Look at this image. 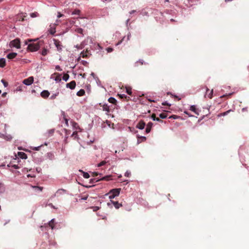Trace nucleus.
Instances as JSON below:
<instances>
[{"label":"nucleus","mask_w":249,"mask_h":249,"mask_svg":"<svg viewBox=\"0 0 249 249\" xmlns=\"http://www.w3.org/2000/svg\"><path fill=\"white\" fill-rule=\"evenodd\" d=\"M121 190V188H116L111 190L108 193L109 195V198L110 199H112L115 197L118 196L120 193Z\"/></svg>","instance_id":"nucleus-1"},{"label":"nucleus","mask_w":249,"mask_h":249,"mask_svg":"<svg viewBox=\"0 0 249 249\" xmlns=\"http://www.w3.org/2000/svg\"><path fill=\"white\" fill-rule=\"evenodd\" d=\"M40 46L38 43H31L28 46V49L30 51L34 52L37 51Z\"/></svg>","instance_id":"nucleus-2"},{"label":"nucleus","mask_w":249,"mask_h":249,"mask_svg":"<svg viewBox=\"0 0 249 249\" xmlns=\"http://www.w3.org/2000/svg\"><path fill=\"white\" fill-rule=\"evenodd\" d=\"M10 46L13 47H16L17 48H20V40L18 38H16L15 39L11 41L10 43Z\"/></svg>","instance_id":"nucleus-3"},{"label":"nucleus","mask_w":249,"mask_h":249,"mask_svg":"<svg viewBox=\"0 0 249 249\" xmlns=\"http://www.w3.org/2000/svg\"><path fill=\"white\" fill-rule=\"evenodd\" d=\"M34 82V77L33 76L29 77L28 78L25 79L23 81V83L26 85H31Z\"/></svg>","instance_id":"nucleus-4"},{"label":"nucleus","mask_w":249,"mask_h":249,"mask_svg":"<svg viewBox=\"0 0 249 249\" xmlns=\"http://www.w3.org/2000/svg\"><path fill=\"white\" fill-rule=\"evenodd\" d=\"M53 41L54 44L57 48V50L59 52L61 51L62 50V45L60 41L55 39H53Z\"/></svg>","instance_id":"nucleus-5"},{"label":"nucleus","mask_w":249,"mask_h":249,"mask_svg":"<svg viewBox=\"0 0 249 249\" xmlns=\"http://www.w3.org/2000/svg\"><path fill=\"white\" fill-rule=\"evenodd\" d=\"M76 86V82L75 81H72L71 82L67 83L66 84V87L69 88L71 89H75Z\"/></svg>","instance_id":"nucleus-6"},{"label":"nucleus","mask_w":249,"mask_h":249,"mask_svg":"<svg viewBox=\"0 0 249 249\" xmlns=\"http://www.w3.org/2000/svg\"><path fill=\"white\" fill-rule=\"evenodd\" d=\"M145 125V123L142 120H141L137 124L136 127L140 129H143Z\"/></svg>","instance_id":"nucleus-7"},{"label":"nucleus","mask_w":249,"mask_h":249,"mask_svg":"<svg viewBox=\"0 0 249 249\" xmlns=\"http://www.w3.org/2000/svg\"><path fill=\"white\" fill-rule=\"evenodd\" d=\"M57 25V24H54L53 25H50V28L49 31L51 35H54V33H55V32H56L55 26Z\"/></svg>","instance_id":"nucleus-8"},{"label":"nucleus","mask_w":249,"mask_h":249,"mask_svg":"<svg viewBox=\"0 0 249 249\" xmlns=\"http://www.w3.org/2000/svg\"><path fill=\"white\" fill-rule=\"evenodd\" d=\"M152 126H153V123L152 122H149L146 125V128L145 129V132L146 133H148L150 132Z\"/></svg>","instance_id":"nucleus-9"},{"label":"nucleus","mask_w":249,"mask_h":249,"mask_svg":"<svg viewBox=\"0 0 249 249\" xmlns=\"http://www.w3.org/2000/svg\"><path fill=\"white\" fill-rule=\"evenodd\" d=\"M40 94L42 97L44 98H46L49 97L50 93L48 90H45L42 91Z\"/></svg>","instance_id":"nucleus-10"},{"label":"nucleus","mask_w":249,"mask_h":249,"mask_svg":"<svg viewBox=\"0 0 249 249\" xmlns=\"http://www.w3.org/2000/svg\"><path fill=\"white\" fill-rule=\"evenodd\" d=\"M67 192V191L65 189H58L57 192H56V195L57 196H61L62 195H63L65 193H66Z\"/></svg>","instance_id":"nucleus-11"},{"label":"nucleus","mask_w":249,"mask_h":249,"mask_svg":"<svg viewBox=\"0 0 249 249\" xmlns=\"http://www.w3.org/2000/svg\"><path fill=\"white\" fill-rule=\"evenodd\" d=\"M209 89L208 88H207L206 93L205 96L206 97V96H207L209 98L212 99L213 97V89L211 90L209 93Z\"/></svg>","instance_id":"nucleus-12"},{"label":"nucleus","mask_w":249,"mask_h":249,"mask_svg":"<svg viewBox=\"0 0 249 249\" xmlns=\"http://www.w3.org/2000/svg\"><path fill=\"white\" fill-rule=\"evenodd\" d=\"M18 155L20 158L22 159H26L27 158V155L22 152H18Z\"/></svg>","instance_id":"nucleus-13"},{"label":"nucleus","mask_w":249,"mask_h":249,"mask_svg":"<svg viewBox=\"0 0 249 249\" xmlns=\"http://www.w3.org/2000/svg\"><path fill=\"white\" fill-rule=\"evenodd\" d=\"M17 53H11L7 55V57L9 59H12L16 57Z\"/></svg>","instance_id":"nucleus-14"},{"label":"nucleus","mask_w":249,"mask_h":249,"mask_svg":"<svg viewBox=\"0 0 249 249\" xmlns=\"http://www.w3.org/2000/svg\"><path fill=\"white\" fill-rule=\"evenodd\" d=\"M111 177H112L111 176H105V177H103L102 178L96 180V182H98L100 180H107V181L111 179Z\"/></svg>","instance_id":"nucleus-15"},{"label":"nucleus","mask_w":249,"mask_h":249,"mask_svg":"<svg viewBox=\"0 0 249 249\" xmlns=\"http://www.w3.org/2000/svg\"><path fill=\"white\" fill-rule=\"evenodd\" d=\"M190 110L193 111L196 114L199 115L198 109L195 106H191L190 107Z\"/></svg>","instance_id":"nucleus-16"},{"label":"nucleus","mask_w":249,"mask_h":249,"mask_svg":"<svg viewBox=\"0 0 249 249\" xmlns=\"http://www.w3.org/2000/svg\"><path fill=\"white\" fill-rule=\"evenodd\" d=\"M138 137V143H140L142 142H144L146 141V138L144 136H137Z\"/></svg>","instance_id":"nucleus-17"},{"label":"nucleus","mask_w":249,"mask_h":249,"mask_svg":"<svg viewBox=\"0 0 249 249\" xmlns=\"http://www.w3.org/2000/svg\"><path fill=\"white\" fill-rule=\"evenodd\" d=\"M111 202L116 209H119L120 207L122 206V205L119 203L118 201H111Z\"/></svg>","instance_id":"nucleus-18"},{"label":"nucleus","mask_w":249,"mask_h":249,"mask_svg":"<svg viewBox=\"0 0 249 249\" xmlns=\"http://www.w3.org/2000/svg\"><path fill=\"white\" fill-rule=\"evenodd\" d=\"M6 61L3 58L0 59V67L3 68L5 66Z\"/></svg>","instance_id":"nucleus-19"},{"label":"nucleus","mask_w":249,"mask_h":249,"mask_svg":"<svg viewBox=\"0 0 249 249\" xmlns=\"http://www.w3.org/2000/svg\"><path fill=\"white\" fill-rule=\"evenodd\" d=\"M85 91L83 89H81L80 90H79L77 93L76 95L78 96H82L85 95Z\"/></svg>","instance_id":"nucleus-20"},{"label":"nucleus","mask_w":249,"mask_h":249,"mask_svg":"<svg viewBox=\"0 0 249 249\" xmlns=\"http://www.w3.org/2000/svg\"><path fill=\"white\" fill-rule=\"evenodd\" d=\"M231 111H233L231 109L228 110L227 111H225L224 112L221 113L219 114L218 115V117L224 116L225 115H227L229 113H230Z\"/></svg>","instance_id":"nucleus-21"},{"label":"nucleus","mask_w":249,"mask_h":249,"mask_svg":"<svg viewBox=\"0 0 249 249\" xmlns=\"http://www.w3.org/2000/svg\"><path fill=\"white\" fill-rule=\"evenodd\" d=\"M7 166L10 167H13L14 169H19V167L18 166V165L13 164L11 162L7 165Z\"/></svg>","instance_id":"nucleus-22"},{"label":"nucleus","mask_w":249,"mask_h":249,"mask_svg":"<svg viewBox=\"0 0 249 249\" xmlns=\"http://www.w3.org/2000/svg\"><path fill=\"white\" fill-rule=\"evenodd\" d=\"M108 102L113 104L116 105L117 103V100L113 97H110L108 100Z\"/></svg>","instance_id":"nucleus-23"},{"label":"nucleus","mask_w":249,"mask_h":249,"mask_svg":"<svg viewBox=\"0 0 249 249\" xmlns=\"http://www.w3.org/2000/svg\"><path fill=\"white\" fill-rule=\"evenodd\" d=\"M49 226L52 228V229H53L54 227V219H52L49 223Z\"/></svg>","instance_id":"nucleus-24"},{"label":"nucleus","mask_w":249,"mask_h":249,"mask_svg":"<svg viewBox=\"0 0 249 249\" xmlns=\"http://www.w3.org/2000/svg\"><path fill=\"white\" fill-rule=\"evenodd\" d=\"M103 109L104 111H106L107 112H109V107L107 104H104L103 106Z\"/></svg>","instance_id":"nucleus-25"},{"label":"nucleus","mask_w":249,"mask_h":249,"mask_svg":"<svg viewBox=\"0 0 249 249\" xmlns=\"http://www.w3.org/2000/svg\"><path fill=\"white\" fill-rule=\"evenodd\" d=\"M159 116L161 119H165L167 117V113L163 112V113H160V114Z\"/></svg>","instance_id":"nucleus-26"},{"label":"nucleus","mask_w":249,"mask_h":249,"mask_svg":"<svg viewBox=\"0 0 249 249\" xmlns=\"http://www.w3.org/2000/svg\"><path fill=\"white\" fill-rule=\"evenodd\" d=\"M69 78V75L68 74H64L63 76V79L65 81H67Z\"/></svg>","instance_id":"nucleus-27"},{"label":"nucleus","mask_w":249,"mask_h":249,"mask_svg":"<svg viewBox=\"0 0 249 249\" xmlns=\"http://www.w3.org/2000/svg\"><path fill=\"white\" fill-rule=\"evenodd\" d=\"M4 191V187L3 184L0 183V194L2 193Z\"/></svg>","instance_id":"nucleus-28"},{"label":"nucleus","mask_w":249,"mask_h":249,"mask_svg":"<svg viewBox=\"0 0 249 249\" xmlns=\"http://www.w3.org/2000/svg\"><path fill=\"white\" fill-rule=\"evenodd\" d=\"M126 92L129 95H131L132 94V91H131V89L129 87H127V88H126Z\"/></svg>","instance_id":"nucleus-29"},{"label":"nucleus","mask_w":249,"mask_h":249,"mask_svg":"<svg viewBox=\"0 0 249 249\" xmlns=\"http://www.w3.org/2000/svg\"><path fill=\"white\" fill-rule=\"evenodd\" d=\"M80 13V11L78 9L74 10L72 14V15H79Z\"/></svg>","instance_id":"nucleus-30"},{"label":"nucleus","mask_w":249,"mask_h":249,"mask_svg":"<svg viewBox=\"0 0 249 249\" xmlns=\"http://www.w3.org/2000/svg\"><path fill=\"white\" fill-rule=\"evenodd\" d=\"M47 52H48L47 50L46 49H44L42 51L41 54L42 55L45 56L46 55H47Z\"/></svg>","instance_id":"nucleus-31"},{"label":"nucleus","mask_w":249,"mask_h":249,"mask_svg":"<svg viewBox=\"0 0 249 249\" xmlns=\"http://www.w3.org/2000/svg\"><path fill=\"white\" fill-rule=\"evenodd\" d=\"M83 177L85 178H89V175L86 172H83Z\"/></svg>","instance_id":"nucleus-32"},{"label":"nucleus","mask_w":249,"mask_h":249,"mask_svg":"<svg viewBox=\"0 0 249 249\" xmlns=\"http://www.w3.org/2000/svg\"><path fill=\"white\" fill-rule=\"evenodd\" d=\"M106 161H105V160H103L102 161H101V162H100L98 164V167H101L102 166H103L106 163Z\"/></svg>","instance_id":"nucleus-33"},{"label":"nucleus","mask_w":249,"mask_h":249,"mask_svg":"<svg viewBox=\"0 0 249 249\" xmlns=\"http://www.w3.org/2000/svg\"><path fill=\"white\" fill-rule=\"evenodd\" d=\"M1 82L3 83V84L4 86L5 87H7V86H8V83H7V82H6L4 80L2 79V80H1Z\"/></svg>","instance_id":"nucleus-34"},{"label":"nucleus","mask_w":249,"mask_h":249,"mask_svg":"<svg viewBox=\"0 0 249 249\" xmlns=\"http://www.w3.org/2000/svg\"><path fill=\"white\" fill-rule=\"evenodd\" d=\"M131 175V173L128 171H127L124 174V176L126 177H129Z\"/></svg>","instance_id":"nucleus-35"},{"label":"nucleus","mask_w":249,"mask_h":249,"mask_svg":"<svg viewBox=\"0 0 249 249\" xmlns=\"http://www.w3.org/2000/svg\"><path fill=\"white\" fill-rule=\"evenodd\" d=\"M76 31L79 34H82L83 33V29L81 28H77Z\"/></svg>","instance_id":"nucleus-36"},{"label":"nucleus","mask_w":249,"mask_h":249,"mask_svg":"<svg viewBox=\"0 0 249 249\" xmlns=\"http://www.w3.org/2000/svg\"><path fill=\"white\" fill-rule=\"evenodd\" d=\"M118 96L122 99L127 98V96L125 94H118Z\"/></svg>","instance_id":"nucleus-37"},{"label":"nucleus","mask_w":249,"mask_h":249,"mask_svg":"<svg viewBox=\"0 0 249 249\" xmlns=\"http://www.w3.org/2000/svg\"><path fill=\"white\" fill-rule=\"evenodd\" d=\"M33 187L34 188H36V189H37L40 191H41L42 190V188H43L41 187H38V186H33Z\"/></svg>","instance_id":"nucleus-38"},{"label":"nucleus","mask_w":249,"mask_h":249,"mask_svg":"<svg viewBox=\"0 0 249 249\" xmlns=\"http://www.w3.org/2000/svg\"><path fill=\"white\" fill-rule=\"evenodd\" d=\"M107 51L108 53H111L113 51V49L111 48H107Z\"/></svg>","instance_id":"nucleus-39"},{"label":"nucleus","mask_w":249,"mask_h":249,"mask_svg":"<svg viewBox=\"0 0 249 249\" xmlns=\"http://www.w3.org/2000/svg\"><path fill=\"white\" fill-rule=\"evenodd\" d=\"M178 117H179L177 116V115H172L170 117H169V118H173V119H177Z\"/></svg>","instance_id":"nucleus-40"},{"label":"nucleus","mask_w":249,"mask_h":249,"mask_svg":"<svg viewBox=\"0 0 249 249\" xmlns=\"http://www.w3.org/2000/svg\"><path fill=\"white\" fill-rule=\"evenodd\" d=\"M151 118L154 120L155 121V119L156 118V114L153 113L152 114V115H151Z\"/></svg>","instance_id":"nucleus-41"},{"label":"nucleus","mask_w":249,"mask_h":249,"mask_svg":"<svg viewBox=\"0 0 249 249\" xmlns=\"http://www.w3.org/2000/svg\"><path fill=\"white\" fill-rule=\"evenodd\" d=\"M63 16H64V15L63 14H61L60 12L58 13V15H57L58 18H60Z\"/></svg>","instance_id":"nucleus-42"},{"label":"nucleus","mask_w":249,"mask_h":249,"mask_svg":"<svg viewBox=\"0 0 249 249\" xmlns=\"http://www.w3.org/2000/svg\"><path fill=\"white\" fill-rule=\"evenodd\" d=\"M99 209V207L97 206L93 207V211H96Z\"/></svg>","instance_id":"nucleus-43"},{"label":"nucleus","mask_w":249,"mask_h":249,"mask_svg":"<svg viewBox=\"0 0 249 249\" xmlns=\"http://www.w3.org/2000/svg\"><path fill=\"white\" fill-rule=\"evenodd\" d=\"M41 146L42 145L37 147H35L34 148H33V149L35 150H39Z\"/></svg>","instance_id":"nucleus-44"},{"label":"nucleus","mask_w":249,"mask_h":249,"mask_svg":"<svg viewBox=\"0 0 249 249\" xmlns=\"http://www.w3.org/2000/svg\"><path fill=\"white\" fill-rule=\"evenodd\" d=\"M57 96L56 94H53L51 96V99H54L55 98L56 96Z\"/></svg>","instance_id":"nucleus-45"},{"label":"nucleus","mask_w":249,"mask_h":249,"mask_svg":"<svg viewBox=\"0 0 249 249\" xmlns=\"http://www.w3.org/2000/svg\"><path fill=\"white\" fill-rule=\"evenodd\" d=\"M55 69L58 70V71H61L62 70L61 69L60 67L59 66L57 65L55 67Z\"/></svg>","instance_id":"nucleus-46"},{"label":"nucleus","mask_w":249,"mask_h":249,"mask_svg":"<svg viewBox=\"0 0 249 249\" xmlns=\"http://www.w3.org/2000/svg\"><path fill=\"white\" fill-rule=\"evenodd\" d=\"M96 180L95 178H93V179H90V183H94V182H96Z\"/></svg>","instance_id":"nucleus-47"},{"label":"nucleus","mask_w":249,"mask_h":249,"mask_svg":"<svg viewBox=\"0 0 249 249\" xmlns=\"http://www.w3.org/2000/svg\"><path fill=\"white\" fill-rule=\"evenodd\" d=\"M155 121H157L158 122H162V121L158 117H156Z\"/></svg>","instance_id":"nucleus-48"},{"label":"nucleus","mask_w":249,"mask_h":249,"mask_svg":"<svg viewBox=\"0 0 249 249\" xmlns=\"http://www.w3.org/2000/svg\"><path fill=\"white\" fill-rule=\"evenodd\" d=\"M139 63L141 65H142L143 64V61L142 60H140L139 61L137 62V63Z\"/></svg>","instance_id":"nucleus-49"},{"label":"nucleus","mask_w":249,"mask_h":249,"mask_svg":"<svg viewBox=\"0 0 249 249\" xmlns=\"http://www.w3.org/2000/svg\"><path fill=\"white\" fill-rule=\"evenodd\" d=\"M31 16L33 18H34V17H36V14L35 13H32L31 14Z\"/></svg>","instance_id":"nucleus-50"},{"label":"nucleus","mask_w":249,"mask_h":249,"mask_svg":"<svg viewBox=\"0 0 249 249\" xmlns=\"http://www.w3.org/2000/svg\"><path fill=\"white\" fill-rule=\"evenodd\" d=\"M81 54H82V57H85L87 56V54H85L84 53H82Z\"/></svg>","instance_id":"nucleus-51"},{"label":"nucleus","mask_w":249,"mask_h":249,"mask_svg":"<svg viewBox=\"0 0 249 249\" xmlns=\"http://www.w3.org/2000/svg\"><path fill=\"white\" fill-rule=\"evenodd\" d=\"M6 94H7V93H6V92H4V93H2V96L3 97H5V96H6Z\"/></svg>","instance_id":"nucleus-52"},{"label":"nucleus","mask_w":249,"mask_h":249,"mask_svg":"<svg viewBox=\"0 0 249 249\" xmlns=\"http://www.w3.org/2000/svg\"><path fill=\"white\" fill-rule=\"evenodd\" d=\"M49 206H50V207H52V208H54V206L53 205V204H52V203H50V204H49Z\"/></svg>","instance_id":"nucleus-53"},{"label":"nucleus","mask_w":249,"mask_h":249,"mask_svg":"<svg viewBox=\"0 0 249 249\" xmlns=\"http://www.w3.org/2000/svg\"><path fill=\"white\" fill-rule=\"evenodd\" d=\"M135 12H136L135 10H132L131 11H130L129 12V13H130V14H132L134 13Z\"/></svg>","instance_id":"nucleus-54"},{"label":"nucleus","mask_w":249,"mask_h":249,"mask_svg":"<svg viewBox=\"0 0 249 249\" xmlns=\"http://www.w3.org/2000/svg\"><path fill=\"white\" fill-rule=\"evenodd\" d=\"M80 75H81L82 76V77H83V78H85V77H86V74H85V73H83V74H81Z\"/></svg>","instance_id":"nucleus-55"},{"label":"nucleus","mask_w":249,"mask_h":249,"mask_svg":"<svg viewBox=\"0 0 249 249\" xmlns=\"http://www.w3.org/2000/svg\"><path fill=\"white\" fill-rule=\"evenodd\" d=\"M65 123L67 124V125H68V120L67 119H65Z\"/></svg>","instance_id":"nucleus-56"},{"label":"nucleus","mask_w":249,"mask_h":249,"mask_svg":"<svg viewBox=\"0 0 249 249\" xmlns=\"http://www.w3.org/2000/svg\"><path fill=\"white\" fill-rule=\"evenodd\" d=\"M49 132L50 134H52L53 133L54 131H53V130H50Z\"/></svg>","instance_id":"nucleus-57"},{"label":"nucleus","mask_w":249,"mask_h":249,"mask_svg":"<svg viewBox=\"0 0 249 249\" xmlns=\"http://www.w3.org/2000/svg\"><path fill=\"white\" fill-rule=\"evenodd\" d=\"M93 174H94V176H97L98 174L97 173H94Z\"/></svg>","instance_id":"nucleus-58"},{"label":"nucleus","mask_w":249,"mask_h":249,"mask_svg":"<svg viewBox=\"0 0 249 249\" xmlns=\"http://www.w3.org/2000/svg\"><path fill=\"white\" fill-rule=\"evenodd\" d=\"M125 98L126 100H127V101H128V100H129L130 97H127V98Z\"/></svg>","instance_id":"nucleus-59"},{"label":"nucleus","mask_w":249,"mask_h":249,"mask_svg":"<svg viewBox=\"0 0 249 249\" xmlns=\"http://www.w3.org/2000/svg\"><path fill=\"white\" fill-rule=\"evenodd\" d=\"M150 102H155V101L154 100H151V99H149L148 100Z\"/></svg>","instance_id":"nucleus-60"},{"label":"nucleus","mask_w":249,"mask_h":249,"mask_svg":"<svg viewBox=\"0 0 249 249\" xmlns=\"http://www.w3.org/2000/svg\"><path fill=\"white\" fill-rule=\"evenodd\" d=\"M162 105H168V104L165 102V103H162Z\"/></svg>","instance_id":"nucleus-61"},{"label":"nucleus","mask_w":249,"mask_h":249,"mask_svg":"<svg viewBox=\"0 0 249 249\" xmlns=\"http://www.w3.org/2000/svg\"><path fill=\"white\" fill-rule=\"evenodd\" d=\"M171 21L174 22V21H175V20L174 19L172 18V19H171Z\"/></svg>","instance_id":"nucleus-62"},{"label":"nucleus","mask_w":249,"mask_h":249,"mask_svg":"<svg viewBox=\"0 0 249 249\" xmlns=\"http://www.w3.org/2000/svg\"><path fill=\"white\" fill-rule=\"evenodd\" d=\"M58 79H59V80H60V79H59V78H58V77H56V78H55V80H58Z\"/></svg>","instance_id":"nucleus-63"},{"label":"nucleus","mask_w":249,"mask_h":249,"mask_svg":"<svg viewBox=\"0 0 249 249\" xmlns=\"http://www.w3.org/2000/svg\"><path fill=\"white\" fill-rule=\"evenodd\" d=\"M77 134V132H74L73 133L72 135H74V134Z\"/></svg>","instance_id":"nucleus-64"}]
</instances>
